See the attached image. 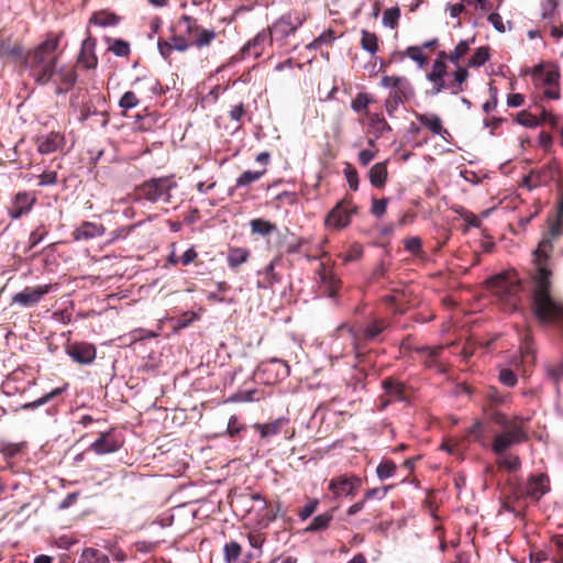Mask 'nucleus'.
Here are the masks:
<instances>
[{
	"label": "nucleus",
	"instance_id": "1",
	"mask_svg": "<svg viewBox=\"0 0 563 563\" xmlns=\"http://www.w3.org/2000/svg\"><path fill=\"white\" fill-rule=\"evenodd\" d=\"M552 241L553 239L548 235L543 236L532 253L534 264L532 308L534 316L542 323L563 321V302L558 301L550 294L552 272L548 264L553 249Z\"/></svg>",
	"mask_w": 563,
	"mask_h": 563
},
{
	"label": "nucleus",
	"instance_id": "2",
	"mask_svg": "<svg viewBox=\"0 0 563 563\" xmlns=\"http://www.w3.org/2000/svg\"><path fill=\"white\" fill-rule=\"evenodd\" d=\"M58 43L59 36H49L25 55L24 63L31 77L41 85L48 84L55 75Z\"/></svg>",
	"mask_w": 563,
	"mask_h": 563
},
{
	"label": "nucleus",
	"instance_id": "3",
	"mask_svg": "<svg viewBox=\"0 0 563 563\" xmlns=\"http://www.w3.org/2000/svg\"><path fill=\"white\" fill-rule=\"evenodd\" d=\"M387 327V322L383 319H373L357 328L341 324L335 330V336L350 341L355 358L361 361L364 355L362 352L364 345L368 342L377 341Z\"/></svg>",
	"mask_w": 563,
	"mask_h": 563
},
{
	"label": "nucleus",
	"instance_id": "4",
	"mask_svg": "<svg viewBox=\"0 0 563 563\" xmlns=\"http://www.w3.org/2000/svg\"><path fill=\"white\" fill-rule=\"evenodd\" d=\"M177 186L172 176L152 178L142 184L139 188L140 195L148 202L163 201L169 203L172 199L170 190Z\"/></svg>",
	"mask_w": 563,
	"mask_h": 563
},
{
	"label": "nucleus",
	"instance_id": "5",
	"mask_svg": "<svg viewBox=\"0 0 563 563\" xmlns=\"http://www.w3.org/2000/svg\"><path fill=\"white\" fill-rule=\"evenodd\" d=\"M306 18L296 11H289L276 20L268 27L271 37L284 40L297 31L305 22Z\"/></svg>",
	"mask_w": 563,
	"mask_h": 563
},
{
	"label": "nucleus",
	"instance_id": "6",
	"mask_svg": "<svg viewBox=\"0 0 563 563\" xmlns=\"http://www.w3.org/2000/svg\"><path fill=\"white\" fill-rule=\"evenodd\" d=\"M528 435L522 427L514 424L507 431L495 435L492 450L497 455H503L510 446L523 443Z\"/></svg>",
	"mask_w": 563,
	"mask_h": 563
},
{
	"label": "nucleus",
	"instance_id": "7",
	"mask_svg": "<svg viewBox=\"0 0 563 563\" xmlns=\"http://www.w3.org/2000/svg\"><path fill=\"white\" fill-rule=\"evenodd\" d=\"M496 289V294L508 303L516 306L517 297L522 289L521 283L518 279H509L503 275H498L492 279Z\"/></svg>",
	"mask_w": 563,
	"mask_h": 563
},
{
	"label": "nucleus",
	"instance_id": "8",
	"mask_svg": "<svg viewBox=\"0 0 563 563\" xmlns=\"http://www.w3.org/2000/svg\"><path fill=\"white\" fill-rule=\"evenodd\" d=\"M356 207L352 206L351 203L339 202L327 214L325 225L341 230L350 224L351 217L356 212Z\"/></svg>",
	"mask_w": 563,
	"mask_h": 563
},
{
	"label": "nucleus",
	"instance_id": "9",
	"mask_svg": "<svg viewBox=\"0 0 563 563\" xmlns=\"http://www.w3.org/2000/svg\"><path fill=\"white\" fill-rule=\"evenodd\" d=\"M122 446V440L113 429L101 432L99 437L89 445V450L97 455L114 453Z\"/></svg>",
	"mask_w": 563,
	"mask_h": 563
},
{
	"label": "nucleus",
	"instance_id": "10",
	"mask_svg": "<svg viewBox=\"0 0 563 563\" xmlns=\"http://www.w3.org/2000/svg\"><path fill=\"white\" fill-rule=\"evenodd\" d=\"M362 485L361 478L356 476H339L329 483V490L333 494V498L343 496H354Z\"/></svg>",
	"mask_w": 563,
	"mask_h": 563
},
{
	"label": "nucleus",
	"instance_id": "11",
	"mask_svg": "<svg viewBox=\"0 0 563 563\" xmlns=\"http://www.w3.org/2000/svg\"><path fill=\"white\" fill-rule=\"evenodd\" d=\"M78 75L74 67L60 66L55 67V75L49 81L55 86L56 95L67 93L77 82Z\"/></svg>",
	"mask_w": 563,
	"mask_h": 563
},
{
	"label": "nucleus",
	"instance_id": "12",
	"mask_svg": "<svg viewBox=\"0 0 563 563\" xmlns=\"http://www.w3.org/2000/svg\"><path fill=\"white\" fill-rule=\"evenodd\" d=\"M52 285H41L35 288L26 287L12 296V301L21 307L29 308L37 305L48 294Z\"/></svg>",
	"mask_w": 563,
	"mask_h": 563
},
{
	"label": "nucleus",
	"instance_id": "13",
	"mask_svg": "<svg viewBox=\"0 0 563 563\" xmlns=\"http://www.w3.org/2000/svg\"><path fill=\"white\" fill-rule=\"evenodd\" d=\"M67 355L80 365L91 364L97 356V350L93 344L87 342H74L66 346Z\"/></svg>",
	"mask_w": 563,
	"mask_h": 563
},
{
	"label": "nucleus",
	"instance_id": "14",
	"mask_svg": "<svg viewBox=\"0 0 563 563\" xmlns=\"http://www.w3.org/2000/svg\"><path fill=\"white\" fill-rule=\"evenodd\" d=\"M65 145V136L59 132H49L36 137L37 151L43 154H52Z\"/></svg>",
	"mask_w": 563,
	"mask_h": 563
},
{
	"label": "nucleus",
	"instance_id": "15",
	"mask_svg": "<svg viewBox=\"0 0 563 563\" xmlns=\"http://www.w3.org/2000/svg\"><path fill=\"white\" fill-rule=\"evenodd\" d=\"M550 492V479L547 474L531 475L526 485V494L536 499H541Z\"/></svg>",
	"mask_w": 563,
	"mask_h": 563
},
{
	"label": "nucleus",
	"instance_id": "16",
	"mask_svg": "<svg viewBox=\"0 0 563 563\" xmlns=\"http://www.w3.org/2000/svg\"><path fill=\"white\" fill-rule=\"evenodd\" d=\"M272 38L268 29L258 32L252 40H250L242 47L243 57L254 56L260 57L264 51L266 43H272Z\"/></svg>",
	"mask_w": 563,
	"mask_h": 563
},
{
	"label": "nucleus",
	"instance_id": "17",
	"mask_svg": "<svg viewBox=\"0 0 563 563\" xmlns=\"http://www.w3.org/2000/svg\"><path fill=\"white\" fill-rule=\"evenodd\" d=\"M260 368L264 373L274 374L273 378H267L266 384H274L278 380H283L290 374L289 365L279 358H272L271 361L263 363Z\"/></svg>",
	"mask_w": 563,
	"mask_h": 563
},
{
	"label": "nucleus",
	"instance_id": "18",
	"mask_svg": "<svg viewBox=\"0 0 563 563\" xmlns=\"http://www.w3.org/2000/svg\"><path fill=\"white\" fill-rule=\"evenodd\" d=\"M96 40L88 35L81 43V48L77 62L86 69H93L97 67L98 59L95 54Z\"/></svg>",
	"mask_w": 563,
	"mask_h": 563
},
{
	"label": "nucleus",
	"instance_id": "19",
	"mask_svg": "<svg viewBox=\"0 0 563 563\" xmlns=\"http://www.w3.org/2000/svg\"><path fill=\"white\" fill-rule=\"evenodd\" d=\"M289 421L288 417L283 416L267 423H256L255 429L258 431L261 438H271L280 433L283 429L289 424Z\"/></svg>",
	"mask_w": 563,
	"mask_h": 563
},
{
	"label": "nucleus",
	"instance_id": "20",
	"mask_svg": "<svg viewBox=\"0 0 563 563\" xmlns=\"http://www.w3.org/2000/svg\"><path fill=\"white\" fill-rule=\"evenodd\" d=\"M382 388L385 393V396L390 398V400L397 401H406L407 397L405 395V386L401 382L393 378L386 377L382 380Z\"/></svg>",
	"mask_w": 563,
	"mask_h": 563
},
{
	"label": "nucleus",
	"instance_id": "21",
	"mask_svg": "<svg viewBox=\"0 0 563 563\" xmlns=\"http://www.w3.org/2000/svg\"><path fill=\"white\" fill-rule=\"evenodd\" d=\"M532 76L538 84L559 86L560 74L553 67L545 69L542 64H539L533 68Z\"/></svg>",
	"mask_w": 563,
	"mask_h": 563
},
{
	"label": "nucleus",
	"instance_id": "22",
	"mask_svg": "<svg viewBox=\"0 0 563 563\" xmlns=\"http://www.w3.org/2000/svg\"><path fill=\"white\" fill-rule=\"evenodd\" d=\"M104 231L106 230L102 224L86 221L74 231V239L91 240L103 235Z\"/></svg>",
	"mask_w": 563,
	"mask_h": 563
},
{
	"label": "nucleus",
	"instance_id": "23",
	"mask_svg": "<svg viewBox=\"0 0 563 563\" xmlns=\"http://www.w3.org/2000/svg\"><path fill=\"white\" fill-rule=\"evenodd\" d=\"M554 168L550 165L544 166L539 172H531L529 175L523 177V185L528 187L529 190L532 188L540 186L547 183L549 179L553 178Z\"/></svg>",
	"mask_w": 563,
	"mask_h": 563
},
{
	"label": "nucleus",
	"instance_id": "24",
	"mask_svg": "<svg viewBox=\"0 0 563 563\" xmlns=\"http://www.w3.org/2000/svg\"><path fill=\"white\" fill-rule=\"evenodd\" d=\"M34 198L29 192H19L15 196V200L10 216L14 219L20 218L22 214L29 212L34 203Z\"/></svg>",
	"mask_w": 563,
	"mask_h": 563
},
{
	"label": "nucleus",
	"instance_id": "25",
	"mask_svg": "<svg viewBox=\"0 0 563 563\" xmlns=\"http://www.w3.org/2000/svg\"><path fill=\"white\" fill-rule=\"evenodd\" d=\"M416 119L432 134L446 133V129L442 126L441 118L435 113H416Z\"/></svg>",
	"mask_w": 563,
	"mask_h": 563
},
{
	"label": "nucleus",
	"instance_id": "26",
	"mask_svg": "<svg viewBox=\"0 0 563 563\" xmlns=\"http://www.w3.org/2000/svg\"><path fill=\"white\" fill-rule=\"evenodd\" d=\"M0 58L3 60H10V62H20L25 58V55L23 53V48L20 44H9L5 42H0Z\"/></svg>",
	"mask_w": 563,
	"mask_h": 563
},
{
	"label": "nucleus",
	"instance_id": "27",
	"mask_svg": "<svg viewBox=\"0 0 563 563\" xmlns=\"http://www.w3.org/2000/svg\"><path fill=\"white\" fill-rule=\"evenodd\" d=\"M369 183L376 188H383L387 180L386 163H376L368 172Z\"/></svg>",
	"mask_w": 563,
	"mask_h": 563
},
{
	"label": "nucleus",
	"instance_id": "28",
	"mask_svg": "<svg viewBox=\"0 0 563 563\" xmlns=\"http://www.w3.org/2000/svg\"><path fill=\"white\" fill-rule=\"evenodd\" d=\"M78 563H110V559L98 549L85 548L79 555Z\"/></svg>",
	"mask_w": 563,
	"mask_h": 563
},
{
	"label": "nucleus",
	"instance_id": "29",
	"mask_svg": "<svg viewBox=\"0 0 563 563\" xmlns=\"http://www.w3.org/2000/svg\"><path fill=\"white\" fill-rule=\"evenodd\" d=\"M67 387H68L67 384H65L62 387H57V388L53 389L52 391L43 395L42 397H40L38 399H36L34 401H30V402H25V404L21 405L20 408L22 410H34V409H37L38 407L47 404L48 401H51L55 397L59 396L62 393H64L67 389Z\"/></svg>",
	"mask_w": 563,
	"mask_h": 563
},
{
	"label": "nucleus",
	"instance_id": "30",
	"mask_svg": "<svg viewBox=\"0 0 563 563\" xmlns=\"http://www.w3.org/2000/svg\"><path fill=\"white\" fill-rule=\"evenodd\" d=\"M90 23H93L97 26L107 27L117 25L119 23V19L113 13L100 11L92 14L90 18Z\"/></svg>",
	"mask_w": 563,
	"mask_h": 563
},
{
	"label": "nucleus",
	"instance_id": "31",
	"mask_svg": "<svg viewBox=\"0 0 563 563\" xmlns=\"http://www.w3.org/2000/svg\"><path fill=\"white\" fill-rule=\"evenodd\" d=\"M249 258V252L242 247L231 249L228 253V264L231 268H236L243 263H245Z\"/></svg>",
	"mask_w": 563,
	"mask_h": 563
},
{
	"label": "nucleus",
	"instance_id": "32",
	"mask_svg": "<svg viewBox=\"0 0 563 563\" xmlns=\"http://www.w3.org/2000/svg\"><path fill=\"white\" fill-rule=\"evenodd\" d=\"M333 516L331 512H324L316 516L310 525L305 529L307 532H317L328 528L330 522L332 521Z\"/></svg>",
	"mask_w": 563,
	"mask_h": 563
},
{
	"label": "nucleus",
	"instance_id": "33",
	"mask_svg": "<svg viewBox=\"0 0 563 563\" xmlns=\"http://www.w3.org/2000/svg\"><path fill=\"white\" fill-rule=\"evenodd\" d=\"M489 57V47L481 46L476 48L473 56L467 60V67H481L488 62Z\"/></svg>",
	"mask_w": 563,
	"mask_h": 563
},
{
	"label": "nucleus",
	"instance_id": "34",
	"mask_svg": "<svg viewBox=\"0 0 563 563\" xmlns=\"http://www.w3.org/2000/svg\"><path fill=\"white\" fill-rule=\"evenodd\" d=\"M250 227L253 233L260 234V235H268L273 231L276 230V225L271 223L269 221L265 219H253L250 222Z\"/></svg>",
	"mask_w": 563,
	"mask_h": 563
},
{
	"label": "nucleus",
	"instance_id": "35",
	"mask_svg": "<svg viewBox=\"0 0 563 563\" xmlns=\"http://www.w3.org/2000/svg\"><path fill=\"white\" fill-rule=\"evenodd\" d=\"M475 42V37H472L471 40H461L453 52L448 56V59L452 64H457L459 60L467 54L470 51V45Z\"/></svg>",
	"mask_w": 563,
	"mask_h": 563
},
{
	"label": "nucleus",
	"instance_id": "36",
	"mask_svg": "<svg viewBox=\"0 0 563 563\" xmlns=\"http://www.w3.org/2000/svg\"><path fill=\"white\" fill-rule=\"evenodd\" d=\"M242 553V547L236 541L227 542L223 547V560L225 563H234Z\"/></svg>",
	"mask_w": 563,
	"mask_h": 563
},
{
	"label": "nucleus",
	"instance_id": "37",
	"mask_svg": "<svg viewBox=\"0 0 563 563\" xmlns=\"http://www.w3.org/2000/svg\"><path fill=\"white\" fill-rule=\"evenodd\" d=\"M361 46L364 51L369 54H375L378 51V38L377 36L366 30H362Z\"/></svg>",
	"mask_w": 563,
	"mask_h": 563
},
{
	"label": "nucleus",
	"instance_id": "38",
	"mask_svg": "<svg viewBox=\"0 0 563 563\" xmlns=\"http://www.w3.org/2000/svg\"><path fill=\"white\" fill-rule=\"evenodd\" d=\"M397 466L390 460H383L376 467L377 477L380 481L388 479L396 474Z\"/></svg>",
	"mask_w": 563,
	"mask_h": 563
},
{
	"label": "nucleus",
	"instance_id": "39",
	"mask_svg": "<svg viewBox=\"0 0 563 563\" xmlns=\"http://www.w3.org/2000/svg\"><path fill=\"white\" fill-rule=\"evenodd\" d=\"M217 289L218 291H211L207 295L208 301H217V302H225V303H232L233 298L227 299L222 295L225 294L230 289V285L225 282H219L217 283Z\"/></svg>",
	"mask_w": 563,
	"mask_h": 563
},
{
	"label": "nucleus",
	"instance_id": "40",
	"mask_svg": "<svg viewBox=\"0 0 563 563\" xmlns=\"http://www.w3.org/2000/svg\"><path fill=\"white\" fill-rule=\"evenodd\" d=\"M199 316L194 311H187L179 318L173 319V327L175 331H180L189 327L194 321L198 320Z\"/></svg>",
	"mask_w": 563,
	"mask_h": 563
},
{
	"label": "nucleus",
	"instance_id": "41",
	"mask_svg": "<svg viewBox=\"0 0 563 563\" xmlns=\"http://www.w3.org/2000/svg\"><path fill=\"white\" fill-rule=\"evenodd\" d=\"M499 465L506 468L508 472H516L521 466V461L518 455L506 454V452L499 456Z\"/></svg>",
	"mask_w": 563,
	"mask_h": 563
},
{
	"label": "nucleus",
	"instance_id": "42",
	"mask_svg": "<svg viewBox=\"0 0 563 563\" xmlns=\"http://www.w3.org/2000/svg\"><path fill=\"white\" fill-rule=\"evenodd\" d=\"M399 18L400 9L397 5L389 8L383 14V24L393 30L398 25Z\"/></svg>",
	"mask_w": 563,
	"mask_h": 563
},
{
	"label": "nucleus",
	"instance_id": "43",
	"mask_svg": "<svg viewBox=\"0 0 563 563\" xmlns=\"http://www.w3.org/2000/svg\"><path fill=\"white\" fill-rule=\"evenodd\" d=\"M390 92L400 95L404 98H409L413 95V89L409 82V80L405 77H399L396 80V87H394Z\"/></svg>",
	"mask_w": 563,
	"mask_h": 563
},
{
	"label": "nucleus",
	"instance_id": "44",
	"mask_svg": "<svg viewBox=\"0 0 563 563\" xmlns=\"http://www.w3.org/2000/svg\"><path fill=\"white\" fill-rule=\"evenodd\" d=\"M263 174H264V172L245 170L238 177L236 187L247 186V185L258 180Z\"/></svg>",
	"mask_w": 563,
	"mask_h": 563
},
{
	"label": "nucleus",
	"instance_id": "45",
	"mask_svg": "<svg viewBox=\"0 0 563 563\" xmlns=\"http://www.w3.org/2000/svg\"><path fill=\"white\" fill-rule=\"evenodd\" d=\"M446 65L441 59H435L431 71L427 75L429 81H439L440 78H444Z\"/></svg>",
	"mask_w": 563,
	"mask_h": 563
},
{
	"label": "nucleus",
	"instance_id": "46",
	"mask_svg": "<svg viewBox=\"0 0 563 563\" xmlns=\"http://www.w3.org/2000/svg\"><path fill=\"white\" fill-rule=\"evenodd\" d=\"M256 394V389L238 390L235 394L231 396L230 400L234 402L257 401L260 398L255 397Z\"/></svg>",
	"mask_w": 563,
	"mask_h": 563
},
{
	"label": "nucleus",
	"instance_id": "47",
	"mask_svg": "<svg viewBox=\"0 0 563 563\" xmlns=\"http://www.w3.org/2000/svg\"><path fill=\"white\" fill-rule=\"evenodd\" d=\"M516 122L525 128H537L540 124V121L536 115L528 113L526 111H521L516 115Z\"/></svg>",
	"mask_w": 563,
	"mask_h": 563
},
{
	"label": "nucleus",
	"instance_id": "48",
	"mask_svg": "<svg viewBox=\"0 0 563 563\" xmlns=\"http://www.w3.org/2000/svg\"><path fill=\"white\" fill-rule=\"evenodd\" d=\"M372 102V99L367 93L360 92L356 95V97L351 102V108L355 112L363 111L368 108L369 103Z\"/></svg>",
	"mask_w": 563,
	"mask_h": 563
},
{
	"label": "nucleus",
	"instance_id": "49",
	"mask_svg": "<svg viewBox=\"0 0 563 563\" xmlns=\"http://www.w3.org/2000/svg\"><path fill=\"white\" fill-rule=\"evenodd\" d=\"M498 379L507 387H514L518 382L517 375L510 368H501L498 374Z\"/></svg>",
	"mask_w": 563,
	"mask_h": 563
},
{
	"label": "nucleus",
	"instance_id": "50",
	"mask_svg": "<svg viewBox=\"0 0 563 563\" xmlns=\"http://www.w3.org/2000/svg\"><path fill=\"white\" fill-rule=\"evenodd\" d=\"M109 49L118 57L128 56L130 53V44L123 40H114Z\"/></svg>",
	"mask_w": 563,
	"mask_h": 563
},
{
	"label": "nucleus",
	"instance_id": "51",
	"mask_svg": "<svg viewBox=\"0 0 563 563\" xmlns=\"http://www.w3.org/2000/svg\"><path fill=\"white\" fill-rule=\"evenodd\" d=\"M216 32L213 30H201L198 34L197 38L194 42V45L197 47H205L208 46L214 38H216Z\"/></svg>",
	"mask_w": 563,
	"mask_h": 563
},
{
	"label": "nucleus",
	"instance_id": "52",
	"mask_svg": "<svg viewBox=\"0 0 563 563\" xmlns=\"http://www.w3.org/2000/svg\"><path fill=\"white\" fill-rule=\"evenodd\" d=\"M137 104H139V99L135 96V93L132 91L124 92L119 101L120 108H122L124 110L132 109V108L136 107Z\"/></svg>",
	"mask_w": 563,
	"mask_h": 563
},
{
	"label": "nucleus",
	"instance_id": "53",
	"mask_svg": "<svg viewBox=\"0 0 563 563\" xmlns=\"http://www.w3.org/2000/svg\"><path fill=\"white\" fill-rule=\"evenodd\" d=\"M404 247L406 251H408L412 255H417L421 251L422 241L418 236L408 238L404 241Z\"/></svg>",
	"mask_w": 563,
	"mask_h": 563
},
{
	"label": "nucleus",
	"instance_id": "54",
	"mask_svg": "<svg viewBox=\"0 0 563 563\" xmlns=\"http://www.w3.org/2000/svg\"><path fill=\"white\" fill-rule=\"evenodd\" d=\"M404 99L405 98L400 95L389 92V97L385 102L386 111L389 115H391L398 109V107L404 102Z\"/></svg>",
	"mask_w": 563,
	"mask_h": 563
},
{
	"label": "nucleus",
	"instance_id": "55",
	"mask_svg": "<svg viewBox=\"0 0 563 563\" xmlns=\"http://www.w3.org/2000/svg\"><path fill=\"white\" fill-rule=\"evenodd\" d=\"M387 205H388L387 198H382V199L373 198L372 208H371L372 214L376 218H380L386 212Z\"/></svg>",
	"mask_w": 563,
	"mask_h": 563
},
{
	"label": "nucleus",
	"instance_id": "56",
	"mask_svg": "<svg viewBox=\"0 0 563 563\" xmlns=\"http://www.w3.org/2000/svg\"><path fill=\"white\" fill-rule=\"evenodd\" d=\"M391 487L393 486H383V487H375V488L367 489L364 495V499L365 500H368V499L382 500L383 498H385V496L387 495L388 490Z\"/></svg>",
	"mask_w": 563,
	"mask_h": 563
},
{
	"label": "nucleus",
	"instance_id": "57",
	"mask_svg": "<svg viewBox=\"0 0 563 563\" xmlns=\"http://www.w3.org/2000/svg\"><path fill=\"white\" fill-rule=\"evenodd\" d=\"M92 115H100L102 118V120L100 121V125L102 128H106L108 125L109 119L107 117L106 111L92 110L89 106H86L84 111H82V113H81V120L85 121V120L89 119Z\"/></svg>",
	"mask_w": 563,
	"mask_h": 563
},
{
	"label": "nucleus",
	"instance_id": "58",
	"mask_svg": "<svg viewBox=\"0 0 563 563\" xmlns=\"http://www.w3.org/2000/svg\"><path fill=\"white\" fill-rule=\"evenodd\" d=\"M407 53V56L412 59L413 62H416L418 64L419 67H422L424 62H426V57L423 55V52H422V48L419 47V46H409L406 51Z\"/></svg>",
	"mask_w": 563,
	"mask_h": 563
},
{
	"label": "nucleus",
	"instance_id": "59",
	"mask_svg": "<svg viewBox=\"0 0 563 563\" xmlns=\"http://www.w3.org/2000/svg\"><path fill=\"white\" fill-rule=\"evenodd\" d=\"M321 280L327 286L328 296L331 298L335 297L338 294V290H336L338 280L335 279V277L333 275H328V274L323 273L321 275Z\"/></svg>",
	"mask_w": 563,
	"mask_h": 563
},
{
	"label": "nucleus",
	"instance_id": "60",
	"mask_svg": "<svg viewBox=\"0 0 563 563\" xmlns=\"http://www.w3.org/2000/svg\"><path fill=\"white\" fill-rule=\"evenodd\" d=\"M243 429H244V427H243V424L240 423L238 417L236 416H231L229 421H228L225 433L228 435H230L231 438H233L236 434H239L240 431L243 430Z\"/></svg>",
	"mask_w": 563,
	"mask_h": 563
},
{
	"label": "nucleus",
	"instance_id": "61",
	"mask_svg": "<svg viewBox=\"0 0 563 563\" xmlns=\"http://www.w3.org/2000/svg\"><path fill=\"white\" fill-rule=\"evenodd\" d=\"M318 499H311L309 500L303 507L302 509H300V511L298 512V517L301 521H305L306 519H308L317 509L318 507Z\"/></svg>",
	"mask_w": 563,
	"mask_h": 563
},
{
	"label": "nucleus",
	"instance_id": "62",
	"mask_svg": "<svg viewBox=\"0 0 563 563\" xmlns=\"http://www.w3.org/2000/svg\"><path fill=\"white\" fill-rule=\"evenodd\" d=\"M363 256V246L361 244H353L350 246L349 251L344 256L345 262L357 261Z\"/></svg>",
	"mask_w": 563,
	"mask_h": 563
},
{
	"label": "nucleus",
	"instance_id": "63",
	"mask_svg": "<svg viewBox=\"0 0 563 563\" xmlns=\"http://www.w3.org/2000/svg\"><path fill=\"white\" fill-rule=\"evenodd\" d=\"M344 176L352 190L358 189V175L355 168L347 167L344 169Z\"/></svg>",
	"mask_w": 563,
	"mask_h": 563
},
{
	"label": "nucleus",
	"instance_id": "64",
	"mask_svg": "<svg viewBox=\"0 0 563 563\" xmlns=\"http://www.w3.org/2000/svg\"><path fill=\"white\" fill-rule=\"evenodd\" d=\"M547 375L556 385H559L560 380L563 378V365H562V363L558 364L555 366H548L547 367Z\"/></svg>",
	"mask_w": 563,
	"mask_h": 563
}]
</instances>
